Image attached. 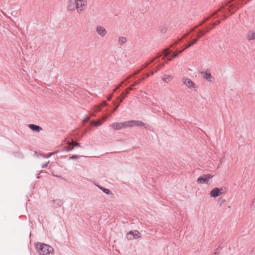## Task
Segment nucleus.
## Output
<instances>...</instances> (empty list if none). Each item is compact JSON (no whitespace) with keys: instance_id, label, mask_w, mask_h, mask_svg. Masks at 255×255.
<instances>
[{"instance_id":"obj_1","label":"nucleus","mask_w":255,"mask_h":255,"mask_svg":"<svg viewBox=\"0 0 255 255\" xmlns=\"http://www.w3.org/2000/svg\"><path fill=\"white\" fill-rule=\"evenodd\" d=\"M87 3V0H68L66 8L69 11L74 12L76 10L80 14L85 10Z\"/></svg>"},{"instance_id":"obj_2","label":"nucleus","mask_w":255,"mask_h":255,"mask_svg":"<svg viewBox=\"0 0 255 255\" xmlns=\"http://www.w3.org/2000/svg\"><path fill=\"white\" fill-rule=\"evenodd\" d=\"M36 249L42 255H47L53 251L52 248L50 246L42 243H37L36 245Z\"/></svg>"},{"instance_id":"obj_3","label":"nucleus","mask_w":255,"mask_h":255,"mask_svg":"<svg viewBox=\"0 0 255 255\" xmlns=\"http://www.w3.org/2000/svg\"><path fill=\"white\" fill-rule=\"evenodd\" d=\"M243 5V0H239L230 5L229 10L232 14L234 13L236 10L241 8Z\"/></svg>"},{"instance_id":"obj_4","label":"nucleus","mask_w":255,"mask_h":255,"mask_svg":"<svg viewBox=\"0 0 255 255\" xmlns=\"http://www.w3.org/2000/svg\"><path fill=\"white\" fill-rule=\"evenodd\" d=\"M213 175L211 174H204L202 176H200L197 179V182L199 184H207L209 182V179L213 178Z\"/></svg>"},{"instance_id":"obj_5","label":"nucleus","mask_w":255,"mask_h":255,"mask_svg":"<svg viewBox=\"0 0 255 255\" xmlns=\"http://www.w3.org/2000/svg\"><path fill=\"white\" fill-rule=\"evenodd\" d=\"M183 82L190 89L196 90L197 88V85L190 79L187 78H183Z\"/></svg>"},{"instance_id":"obj_6","label":"nucleus","mask_w":255,"mask_h":255,"mask_svg":"<svg viewBox=\"0 0 255 255\" xmlns=\"http://www.w3.org/2000/svg\"><path fill=\"white\" fill-rule=\"evenodd\" d=\"M141 237L140 234L137 231H130L127 235V238L128 240L137 239Z\"/></svg>"},{"instance_id":"obj_7","label":"nucleus","mask_w":255,"mask_h":255,"mask_svg":"<svg viewBox=\"0 0 255 255\" xmlns=\"http://www.w3.org/2000/svg\"><path fill=\"white\" fill-rule=\"evenodd\" d=\"M201 76L210 82H213L214 81V77L211 73L208 71H203L201 72Z\"/></svg>"},{"instance_id":"obj_8","label":"nucleus","mask_w":255,"mask_h":255,"mask_svg":"<svg viewBox=\"0 0 255 255\" xmlns=\"http://www.w3.org/2000/svg\"><path fill=\"white\" fill-rule=\"evenodd\" d=\"M96 30L98 34L102 37H104L107 34L106 29L102 26H97Z\"/></svg>"},{"instance_id":"obj_9","label":"nucleus","mask_w":255,"mask_h":255,"mask_svg":"<svg viewBox=\"0 0 255 255\" xmlns=\"http://www.w3.org/2000/svg\"><path fill=\"white\" fill-rule=\"evenodd\" d=\"M222 190V188H215L211 190L210 195L211 197H217L221 195Z\"/></svg>"},{"instance_id":"obj_10","label":"nucleus","mask_w":255,"mask_h":255,"mask_svg":"<svg viewBox=\"0 0 255 255\" xmlns=\"http://www.w3.org/2000/svg\"><path fill=\"white\" fill-rule=\"evenodd\" d=\"M110 127H111L114 130H120L123 128L122 122L114 123L110 125Z\"/></svg>"},{"instance_id":"obj_11","label":"nucleus","mask_w":255,"mask_h":255,"mask_svg":"<svg viewBox=\"0 0 255 255\" xmlns=\"http://www.w3.org/2000/svg\"><path fill=\"white\" fill-rule=\"evenodd\" d=\"M247 38L249 41H252L255 39V30H252L249 31L247 34Z\"/></svg>"},{"instance_id":"obj_12","label":"nucleus","mask_w":255,"mask_h":255,"mask_svg":"<svg viewBox=\"0 0 255 255\" xmlns=\"http://www.w3.org/2000/svg\"><path fill=\"white\" fill-rule=\"evenodd\" d=\"M204 34L202 33V31H200L197 35V39H193V41L191 42H190L187 46L185 47V48H189L194 45L197 41Z\"/></svg>"},{"instance_id":"obj_13","label":"nucleus","mask_w":255,"mask_h":255,"mask_svg":"<svg viewBox=\"0 0 255 255\" xmlns=\"http://www.w3.org/2000/svg\"><path fill=\"white\" fill-rule=\"evenodd\" d=\"M122 123L123 128L133 127L134 122H133V120L126 121V122H122Z\"/></svg>"},{"instance_id":"obj_14","label":"nucleus","mask_w":255,"mask_h":255,"mask_svg":"<svg viewBox=\"0 0 255 255\" xmlns=\"http://www.w3.org/2000/svg\"><path fill=\"white\" fill-rule=\"evenodd\" d=\"M29 128L32 130L37 131L39 132L41 130H42V128L39 127L38 126L30 124L28 126Z\"/></svg>"},{"instance_id":"obj_15","label":"nucleus","mask_w":255,"mask_h":255,"mask_svg":"<svg viewBox=\"0 0 255 255\" xmlns=\"http://www.w3.org/2000/svg\"><path fill=\"white\" fill-rule=\"evenodd\" d=\"M173 77L171 75H164L163 76L162 79L166 83H168L171 81Z\"/></svg>"},{"instance_id":"obj_16","label":"nucleus","mask_w":255,"mask_h":255,"mask_svg":"<svg viewBox=\"0 0 255 255\" xmlns=\"http://www.w3.org/2000/svg\"><path fill=\"white\" fill-rule=\"evenodd\" d=\"M103 124V122L101 120H99L98 121H92L91 124L94 125V126H100Z\"/></svg>"},{"instance_id":"obj_17","label":"nucleus","mask_w":255,"mask_h":255,"mask_svg":"<svg viewBox=\"0 0 255 255\" xmlns=\"http://www.w3.org/2000/svg\"><path fill=\"white\" fill-rule=\"evenodd\" d=\"M133 126H142L144 125V123H142L141 121H133Z\"/></svg>"},{"instance_id":"obj_18","label":"nucleus","mask_w":255,"mask_h":255,"mask_svg":"<svg viewBox=\"0 0 255 255\" xmlns=\"http://www.w3.org/2000/svg\"><path fill=\"white\" fill-rule=\"evenodd\" d=\"M170 50L169 49H166L164 51V56L163 57V59H164L165 57L168 56L170 53Z\"/></svg>"},{"instance_id":"obj_19","label":"nucleus","mask_w":255,"mask_h":255,"mask_svg":"<svg viewBox=\"0 0 255 255\" xmlns=\"http://www.w3.org/2000/svg\"><path fill=\"white\" fill-rule=\"evenodd\" d=\"M119 42H121L122 43H125L127 41V39L125 37H121L119 39Z\"/></svg>"},{"instance_id":"obj_20","label":"nucleus","mask_w":255,"mask_h":255,"mask_svg":"<svg viewBox=\"0 0 255 255\" xmlns=\"http://www.w3.org/2000/svg\"><path fill=\"white\" fill-rule=\"evenodd\" d=\"M185 49H186V48H185L184 49H183L182 51H180V52H173V55H172L173 57L175 58V57H176L178 56V55L179 54V53H181L182 51H183Z\"/></svg>"},{"instance_id":"obj_21","label":"nucleus","mask_w":255,"mask_h":255,"mask_svg":"<svg viewBox=\"0 0 255 255\" xmlns=\"http://www.w3.org/2000/svg\"><path fill=\"white\" fill-rule=\"evenodd\" d=\"M101 110V109L100 106H97L94 107V111L95 112H99Z\"/></svg>"},{"instance_id":"obj_22","label":"nucleus","mask_w":255,"mask_h":255,"mask_svg":"<svg viewBox=\"0 0 255 255\" xmlns=\"http://www.w3.org/2000/svg\"><path fill=\"white\" fill-rule=\"evenodd\" d=\"M132 88L129 87V88H128L127 89L126 91V95H125V97H127V95L128 94V93H129V91L130 90H131Z\"/></svg>"},{"instance_id":"obj_23","label":"nucleus","mask_w":255,"mask_h":255,"mask_svg":"<svg viewBox=\"0 0 255 255\" xmlns=\"http://www.w3.org/2000/svg\"><path fill=\"white\" fill-rule=\"evenodd\" d=\"M102 190L105 193H107V194H109L111 193L110 190H109L108 189L103 188Z\"/></svg>"},{"instance_id":"obj_24","label":"nucleus","mask_w":255,"mask_h":255,"mask_svg":"<svg viewBox=\"0 0 255 255\" xmlns=\"http://www.w3.org/2000/svg\"><path fill=\"white\" fill-rule=\"evenodd\" d=\"M70 144H72L73 145L78 146L79 145V143L78 142H75V141H72V142Z\"/></svg>"},{"instance_id":"obj_25","label":"nucleus","mask_w":255,"mask_h":255,"mask_svg":"<svg viewBox=\"0 0 255 255\" xmlns=\"http://www.w3.org/2000/svg\"><path fill=\"white\" fill-rule=\"evenodd\" d=\"M107 105H108V104L106 103V102L105 101L101 104V106H106Z\"/></svg>"},{"instance_id":"obj_26","label":"nucleus","mask_w":255,"mask_h":255,"mask_svg":"<svg viewBox=\"0 0 255 255\" xmlns=\"http://www.w3.org/2000/svg\"><path fill=\"white\" fill-rule=\"evenodd\" d=\"M70 159H77L78 158V156L77 155H73L70 157Z\"/></svg>"},{"instance_id":"obj_27","label":"nucleus","mask_w":255,"mask_h":255,"mask_svg":"<svg viewBox=\"0 0 255 255\" xmlns=\"http://www.w3.org/2000/svg\"><path fill=\"white\" fill-rule=\"evenodd\" d=\"M106 117H103V118H102V120H103V122H105V121H106Z\"/></svg>"},{"instance_id":"obj_28","label":"nucleus","mask_w":255,"mask_h":255,"mask_svg":"<svg viewBox=\"0 0 255 255\" xmlns=\"http://www.w3.org/2000/svg\"><path fill=\"white\" fill-rule=\"evenodd\" d=\"M124 98H125V97H124L122 99L120 100V103H121L123 101Z\"/></svg>"},{"instance_id":"obj_29","label":"nucleus","mask_w":255,"mask_h":255,"mask_svg":"<svg viewBox=\"0 0 255 255\" xmlns=\"http://www.w3.org/2000/svg\"><path fill=\"white\" fill-rule=\"evenodd\" d=\"M73 148H74V147H73V146H72L71 147H70V148H69V150H72Z\"/></svg>"},{"instance_id":"obj_30","label":"nucleus","mask_w":255,"mask_h":255,"mask_svg":"<svg viewBox=\"0 0 255 255\" xmlns=\"http://www.w3.org/2000/svg\"><path fill=\"white\" fill-rule=\"evenodd\" d=\"M119 105V104L117 106V107H116L115 109H114V111H116V110L117 109V108L118 107Z\"/></svg>"},{"instance_id":"obj_31","label":"nucleus","mask_w":255,"mask_h":255,"mask_svg":"<svg viewBox=\"0 0 255 255\" xmlns=\"http://www.w3.org/2000/svg\"><path fill=\"white\" fill-rule=\"evenodd\" d=\"M149 76H150V74H147V76H146V77H148Z\"/></svg>"},{"instance_id":"obj_32","label":"nucleus","mask_w":255,"mask_h":255,"mask_svg":"<svg viewBox=\"0 0 255 255\" xmlns=\"http://www.w3.org/2000/svg\"><path fill=\"white\" fill-rule=\"evenodd\" d=\"M88 120V119H85L84 121V122H86V121H87Z\"/></svg>"},{"instance_id":"obj_33","label":"nucleus","mask_w":255,"mask_h":255,"mask_svg":"<svg viewBox=\"0 0 255 255\" xmlns=\"http://www.w3.org/2000/svg\"><path fill=\"white\" fill-rule=\"evenodd\" d=\"M46 166H47V165H46V164H45V165H43V167H46Z\"/></svg>"},{"instance_id":"obj_34","label":"nucleus","mask_w":255,"mask_h":255,"mask_svg":"<svg viewBox=\"0 0 255 255\" xmlns=\"http://www.w3.org/2000/svg\"><path fill=\"white\" fill-rule=\"evenodd\" d=\"M167 59H168V61H171V58H168Z\"/></svg>"},{"instance_id":"obj_35","label":"nucleus","mask_w":255,"mask_h":255,"mask_svg":"<svg viewBox=\"0 0 255 255\" xmlns=\"http://www.w3.org/2000/svg\"><path fill=\"white\" fill-rule=\"evenodd\" d=\"M153 73H153V72H152L150 73V75H152V74H153Z\"/></svg>"},{"instance_id":"obj_36","label":"nucleus","mask_w":255,"mask_h":255,"mask_svg":"<svg viewBox=\"0 0 255 255\" xmlns=\"http://www.w3.org/2000/svg\"><path fill=\"white\" fill-rule=\"evenodd\" d=\"M153 73H153V72H152L150 73V75H152V74H153Z\"/></svg>"},{"instance_id":"obj_37","label":"nucleus","mask_w":255,"mask_h":255,"mask_svg":"<svg viewBox=\"0 0 255 255\" xmlns=\"http://www.w3.org/2000/svg\"><path fill=\"white\" fill-rule=\"evenodd\" d=\"M110 99H111V97L109 98V99L108 100H110Z\"/></svg>"}]
</instances>
